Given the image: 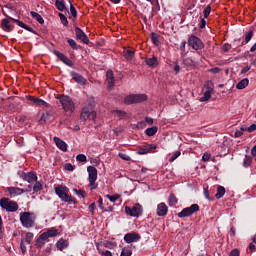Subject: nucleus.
I'll return each instance as SVG.
<instances>
[{
    "label": "nucleus",
    "mask_w": 256,
    "mask_h": 256,
    "mask_svg": "<svg viewBox=\"0 0 256 256\" xmlns=\"http://www.w3.org/2000/svg\"><path fill=\"white\" fill-rule=\"evenodd\" d=\"M55 193L64 203H68L69 205H77V199L69 195V188L66 186L55 187Z\"/></svg>",
    "instance_id": "obj_1"
},
{
    "label": "nucleus",
    "mask_w": 256,
    "mask_h": 256,
    "mask_svg": "<svg viewBox=\"0 0 256 256\" xmlns=\"http://www.w3.org/2000/svg\"><path fill=\"white\" fill-rule=\"evenodd\" d=\"M35 219H37V217L35 216V213H31V212L20 213V223H22V227H25V229H31L35 227Z\"/></svg>",
    "instance_id": "obj_2"
},
{
    "label": "nucleus",
    "mask_w": 256,
    "mask_h": 256,
    "mask_svg": "<svg viewBox=\"0 0 256 256\" xmlns=\"http://www.w3.org/2000/svg\"><path fill=\"white\" fill-rule=\"evenodd\" d=\"M58 100L65 113H73V111H75V102H73V99L70 96L61 95L58 97Z\"/></svg>",
    "instance_id": "obj_3"
},
{
    "label": "nucleus",
    "mask_w": 256,
    "mask_h": 256,
    "mask_svg": "<svg viewBox=\"0 0 256 256\" xmlns=\"http://www.w3.org/2000/svg\"><path fill=\"white\" fill-rule=\"evenodd\" d=\"M0 207L7 211V213H15L19 210V204L9 198H1Z\"/></svg>",
    "instance_id": "obj_4"
},
{
    "label": "nucleus",
    "mask_w": 256,
    "mask_h": 256,
    "mask_svg": "<svg viewBox=\"0 0 256 256\" xmlns=\"http://www.w3.org/2000/svg\"><path fill=\"white\" fill-rule=\"evenodd\" d=\"M147 101V94H130L124 98L125 105H133V103H144Z\"/></svg>",
    "instance_id": "obj_5"
},
{
    "label": "nucleus",
    "mask_w": 256,
    "mask_h": 256,
    "mask_svg": "<svg viewBox=\"0 0 256 256\" xmlns=\"http://www.w3.org/2000/svg\"><path fill=\"white\" fill-rule=\"evenodd\" d=\"M80 119L82 121H87V119H90V121H95V119H97V113L93 111V108L90 105L85 106L82 109Z\"/></svg>",
    "instance_id": "obj_6"
},
{
    "label": "nucleus",
    "mask_w": 256,
    "mask_h": 256,
    "mask_svg": "<svg viewBox=\"0 0 256 256\" xmlns=\"http://www.w3.org/2000/svg\"><path fill=\"white\" fill-rule=\"evenodd\" d=\"M199 210L200 207L198 206V204H192L191 206L182 209V211L179 212L177 215L180 219H183L185 217H191V215H195V213H198Z\"/></svg>",
    "instance_id": "obj_7"
},
{
    "label": "nucleus",
    "mask_w": 256,
    "mask_h": 256,
    "mask_svg": "<svg viewBox=\"0 0 256 256\" xmlns=\"http://www.w3.org/2000/svg\"><path fill=\"white\" fill-rule=\"evenodd\" d=\"M88 171V181L91 189H97L98 184L96 183L97 181V168L94 166H88L87 167Z\"/></svg>",
    "instance_id": "obj_8"
},
{
    "label": "nucleus",
    "mask_w": 256,
    "mask_h": 256,
    "mask_svg": "<svg viewBox=\"0 0 256 256\" xmlns=\"http://www.w3.org/2000/svg\"><path fill=\"white\" fill-rule=\"evenodd\" d=\"M125 213L130 217H141L143 215V207L136 203L133 207L125 206Z\"/></svg>",
    "instance_id": "obj_9"
},
{
    "label": "nucleus",
    "mask_w": 256,
    "mask_h": 256,
    "mask_svg": "<svg viewBox=\"0 0 256 256\" xmlns=\"http://www.w3.org/2000/svg\"><path fill=\"white\" fill-rule=\"evenodd\" d=\"M188 45L192 47V49H195V51H201L203 47H205V44H203V41L199 39V37L192 35L189 37Z\"/></svg>",
    "instance_id": "obj_10"
},
{
    "label": "nucleus",
    "mask_w": 256,
    "mask_h": 256,
    "mask_svg": "<svg viewBox=\"0 0 256 256\" xmlns=\"http://www.w3.org/2000/svg\"><path fill=\"white\" fill-rule=\"evenodd\" d=\"M6 18H4L1 22V28L3 31H7L8 33H11L13 31V25H11V21H13V17L8 16L7 14H4Z\"/></svg>",
    "instance_id": "obj_11"
},
{
    "label": "nucleus",
    "mask_w": 256,
    "mask_h": 256,
    "mask_svg": "<svg viewBox=\"0 0 256 256\" xmlns=\"http://www.w3.org/2000/svg\"><path fill=\"white\" fill-rule=\"evenodd\" d=\"M74 31H75L76 39H78L79 41H82V43H84L85 45H89V37L87 36V34H85V32L81 30V28L76 26Z\"/></svg>",
    "instance_id": "obj_12"
},
{
    "label": "nucleus",
    "mask_w": 256,
    "mask_h": 256,
    "mask_svg": "<svg viewBox=\"0 0 256 256\" xmlns=\"http://www.w3.org/2000/svg\"><path fill=\"white\" fill-rule=\"evenodd\" d=\"M27 99H28V101L32 102L31 105H36L37 107L49 108V104L47 102H45V100H43V99H40L35 96H28Z\"/></svg>",
    "instance_id": "obj_13"
},
{
    "label": "nucleus",
    "mask_w": 256,
    "mask_h": 256,
    "mask_svg": "<svg viewBox=\"0 0 256 256\" xmlns=\"http://www.w3.org/2000/svg\"><path fill=\"white\" fill-rule=\"evenodd\" d=\"M54 55L58 57V59H60V61H62V63H64L68 67H73V60L69 59V57H67L65 54L55 50Z\"/></svg>",
    "instance_id": "obj_14"
},
{
    "label": "nucleus",
    "mask_w": 256,
    "mask_h": 256,
    "mask_svg": "<svg viewBox=\"0 0 256 256\" xmlns=\"http://www.w3.org/2000/svg\"><path fill=\"white\" fill-rule=\"evenodd\" d=\"M157 149V145L155 144H145L143 147L138 149V155H147V153H151V151Z\"/></svg>",
    "instance_id": "obj_15"
},
{
    "label": "nucleus",
    "mask_w": 256,
    "mask_h": 256,
    "mask_svg": "<svg viewBox=\"0 0 256 256\" xmlns=\"http://www.w3.org/2000/svg\"><path fill=\"white\" fill-rule=\"evenodd\" d=\"M72 79H74V81L76 83H78L79 85H87V78L83 77L81 74L75 72V71H72L70 73Z\"/></svg>",
    "instance_id": "obj_16"
},
{
    "label": "nucleus",
    "mask_w": 256,
    "mask_h": 256,
    "mask_svg": "<svg viewBox=\"0 0 256 256\" xmlns=\"http://www.w3.org/2000/svg\"><path fill=\"white\" fill-rule=\"evenodd\" d=\"M139 239H141V236L135 232L127 233L124 236V241L126 243H137V241H139Z\"/></svg>",
    "instance_id": "obj_17"
},
{
    "label": "nucleus",
    "mask_w": 256,
    "mask_h": 256,
    "mask_svg": "<svg viewBox=\"0 0 256 256\" xmlns=\"http://www.w3.org/2000/svg\"><path fill=\"white\" fill-rule=\"evenodd\" d=\"M106 81L109 89L115 87V75L113 74V70H108L106 72Z\"/></svg>",
    "instance_id": "obj_18"
},
{
    "label": "nucleus",
    "mask_w": 256,
    "mask_h": 256,
    "mask_svg": "<svg viewBox=\"0 0 256 256\" xmlns=\"http://www.w3.org/2000/svg\"><path fill=\"white\" fill-rule=\"evenodd\" d=\"M45 243H49V240L47 239V236L44 233H42L36 239L35 246L37 247V249H42V247H45Z\"/></svg>",
    "instance_id": "obj_19"
},
{
    "label": "nucleus",
    "mask_w": 256,
    "mask_h": 256,
    "mask_svg": "<svg viewBox=\"0 0 256 256\" xmlns=\"http://www.w3.org/2000/svg\"><path fill=\"white\" fill-rule=\"evenodd\" d=\"M169 211V208L167 207V204L165 203H160L157 206V215L158 217H165Z\"/></svg>",
    "instance_id": "obj_20"
},
{
    "label": "nucleus",
    "mask_w": 256,
    "mask_h": 256,
    "mask_svg": "<svg viewBox=\"0 0 256 256\" xmlns=\"http://www.w3.org/2000/svg\"><path fill=\"white\" fill-rule=\"evenodd\" d=\"M7 192L9 193L10 197H17L19 195H23V193H25V190L17 187H8Z\"/></svg>",
    "instance_id": "obj_21"
},
{
    "label": "nucleus",
    "mask_w": 256,
    "mask_h": 256,
    "mask_svg": "<svg viewBox=\"0 0 256 256\" xmlns=\"http://www.w3.org/2000/svg\"><path fill=\"white\" fill-rule=\"evenodd\" d=\"M53 141L60 151H63L64 153L67 152V143H65V141L57 136L53 138Z\"/></svg>",
    "instance_id": "obj_22"
},
{
    "label": "nucleus",
    "mask_w": 256,
    "mask_h": 256,
    "mask_svg": "<svg viewBox=\"0 0 256 256\" xmlns=\"http://www.w3.org/2000/svg\"><path fill=\"white\" fill-rule=\"evenodd\" d=\"M22 179L27 181V183H35L37 182V174L33 172L24 173L22 175Z\"/></svg>",
    "instance_id": "obj_23"
},
{
    "label": "nucleus",
    "mask_w": 256,
    "mask_h": 256,
    "mask_svg": "<svg viewBox=\"0 0 256 256\" xmlns=\"http://www.w3.org/2000/svg\"><path fill=\"white\" fill-rule=\"evenodd\" d=\"M12 21H14V23H16L18 27H21L22 29L29 31L30 33H35V30H33V28L29 27L27 24L23 23V21L18 19H12Z\"/></svg>",
    "instance_id": "obj_24"
},
{
    "label": "nucleus",
    "mask_w": 256,
    "mask_h": 256,
    "mask_svg": "<svg viewBox=\"0 0 256 256\" xmlns=\"http://www.w3.org/2000/svg\"><path fill=\"white\" fill-rule=\"evenodd\" d=\"M145 63L149 67H152V69H155V67L159 65V60H157V57L153 56L151 58H146Z\"/></svg>",
    "instance_id": "obj_25"
},
{
    "label": "nucleus",
    "mask_w": 256,
    "mask_h": 256,
    "mask_svg": "<svg viewBox=\"0 0 256 256\" xmlns=\"http://www.w3.org/2000/svg\"><path fill=\"white\" fill-rule=\"evenodd\" d=\"M123 53L125 59H127L128 61H131V59L135 57V50L133 48H124Z\"/></svg>",
    "instance_id": "obj_26"
},
{
    "label": "nucleus",
    "mask_w": 256,
    "mask_h": 256,
    "mask_svg": "<svg viewBox=\"0 0 256 256\" xmlns=\"http://www.w3.org/2000/svg\"><path fill=\"white\" fill-rule=\"evenodd\" d=\"M42 234L46 235V239L49 240L50 237H57L59 235V231L55 228H51L46 232H43Z\"/></svg>",
    "instance_id": "obj_27"
},
{
    "label": "nucleus",
    "mask_w": 256,
    "mask_h": 256,
    "mask_svg": "<svg viewBox=\"0 0 256 256\" xmlns=\"http://www.w3.org/2000/svg\"><path fill=\"white\" fill-rule=\"evenodd\" d=\"M248 86H249V78H244L237 83L236 89L241 90V89H245Z\"/></svg>",
    "instance_id": "obj_28"
},
{
    "label": "nucleus",
    "mask_w": 256,
    "mask_h": 256,
    "mask_svg": "<svg viewBox=\"0 0 256 256\" xmlns=\"http://www.w3.org/2000/svg\"><path fill=\"white\" fill-rule=\"evenodd\" d=\"M30 15L33 19H36V21H38V23H40V25H43V23H45L43 16H41L39 13H37L35 11H31Z\"/></svg>",
    "instance_id": "obj_29"
},
{
    "label": "nucleus",
    "mask_w": 256,
    "mask_h": 256,
    "mask_svg": "<svg viewBox=\"0 0 256 256\" xmlns=\"http://www.w3.org/2000/svg\"><path fill=\"white\" fill-rule=\"evenodd\" d=\"M157 131H159V128H157V126H153L146 129L145 133L148 137H153V135L157 134Z\"/></svg>",
    "instance_id": "obj_30"
},
{
    "label": "nucleus",
    "mask_w": 256,
    "mask_h": 256,
    "mask_svg": "<svg viewBox=\"0 0 256 256\" xmlns=\"http://www.w3.org/2000/svg\"><path fill=\"white\" fill-rule=\"evenodd\" d=\"M55 7L58 11H64L66 9L65 0H56Z\"/></svg>",
    "instance_id": "obj_31"
},
{
    "label": "nucleus",
    "mask_w": 256,
    "mask_h": 256,
    "mask_svg": "<svg viewBox=\"0 0 256 256\" xmlns=\"http://www.w3.org/2000/svg\"><path fill=\"white\" fill-rule=\"evenodd\" d=\"M223 195H225V187L218 186L215 194L216 199H222Z\"/></svg>",
    "instance_id": "obj_32"
},
{
    "label": "nucleus",
    "mask_w": 256,
    "mask_h": 256,
    "mask_svg": "<svg viewBox=\"0 0 256 256\" xmlns=\"http://www.w3.org/2000/svg\"><path fill=\"white\" fill-rule=\"evenodd\" d=\"M211 90H206L204 95L200 98L201 103H205V101H209L211 99Z\"/></svg>",
    "instance_id": "obj_33"
},
{
    "label": "nucleus",
    "mask_w": 256,
    "mask_h": 256,
    "mask_svg": "<svg viewBox=\"0 0 256 256\" xmlns=\"http://www.w3.org/2000/svg\"><path fill=\"white\" fill-rule=\"evenodd\" d=\"M168 203H169L170 207L177 205V203H178L177 196H175V194H170V196L168 198Z\"/></svg>",
    "instance_id": "obj_34"
},
{
    "label": "nucleus",
    "mask_w": 256,
    "mask_h": 256,
    "mask_svg": "<svg viewBox=\"0 0 256 256\" xmlns=\"http://www.w3.org/2000/svg\"><path fill=\"white\" fill-rule=\"evenodd\" d=\"M253 39V30H249L245 35V41H242L241 45L249 43Z\"/></svg>",
    "instance_id": "obj_35"
},
{
    "label": "nucleus",
    "mask_w": 256,
    "mask_h": 256,
    "mask_svg": "<svg viewBox=\"0 0 256 256\" xmlns=\"http://www.w3.org/2000/svg\"><path fill=\"white\" fill-rule=\"evenodd\" d=\"M33 233L32 232H27L26 233V237L25 239H22L24 241V243H26L27 245H31V241H33Z\"/></svg>",
    "instance_id": "obj_36"
},
{
    "label": "nucleus",
    "mask_w": 256,
    "mask_h": 256,
    "mask_svg": "<svg viewBox=\"0 0 256 256\" xmlns=\"http://www.w3.org/2000/svg\"><path fill=\"white\" fill-rule=\"evenodd\" d=\"M67 43L74 51H77V49H79V45H77V42H75V40L68 38Z\"/></svg>",
    "instance_id": "obj_37"
},
{
    "label": "nucleus",
    "mask_w": 256,
    "mask_h": 256,
    "mask_svg": "<svg viewBox=\"0 0 256 256\" xmlns=\"http://www.w3.org/2000/svg\"><path fill=\"white\" fill-rule=\"evenodd\" d=\"M56 247L60 250L63 251V249H65V247H67V242L63 239H60L57 243H56Z\"/></svg>",
    "instance_id": "obj_38"
},
{
    "label": "nucleus",
    "mask_w": 256,
    "mask_h": 256,
    "mask_svg": "<svg viewBox=\"0 0 256 256\" xmlns=\"http://www.w3.org/2000/svg\"><path fill=\"white\" fill-rule=\"evenodd\" d=\"M251 163H253V158L246 155L243 161V167H251Z\"/></svg>",
    "instance_id": "obj_39"
},
{
    "label": "nucleus",
    "mask_w": 256,
    "mask_h": 256,
    "mask_svg": "<svg viewBox=\"0 0 256 256\" xmlns=\"http://www.w3.org/2000/svg\"><path fill=\"white\" fill-rule=\"evenodd\" d=\"M58 15L60 17V21H61L62 25H64V27H67V25H69V21L67 20V16H65V14H63V13H59Z\"/></svg>",
    "instance_id": "obj_40"
},
{
    "label": "nucleus",
    "mask_w": 256,
    "mask_h": 256,
    "mask_svg": "<svg viewBox=\"0 0 256 256\" xmlns=\"http://www.w3.org/2000/svg\"><path fill=\"white\" fill-rule=\"evenodd\" d=\"M39 191H43V184H41V182H36L33 186V192L39 193Z\"/></svg>",
    "instance_id": "obj_41"
},
{
    "label": "nucleus",
    "mask_w": 256,
    "mask_h": 256,
    "mask_svg": "<svg viewBox=\"0 0 256 256\" xmlns=\"http://www.w3.org/2000/svg\"><path fill=\"white\" fill-rule=\"evenodd\" d=\"M106 198L111 201V203H115V201H118V199H121V195L115 194V195H106Z\"/></svg>",
    "instance_id": "obj_42"
},
{
    "label": "nucleus",
    "mask_w": 256,
    "mask_h": 256,
    "mask_svg": "<svg viewBox=\"0 0 256 256\" xmlns=\"http://www.w3.org/2000/svg\"><path fill=\"white\" fill-rule=\"evenodd\" d=\"M133 251L130 248H123L120 256H131Z\"/></svg>",
    "instance_id": "obj_43"
},
{
    "label": "nucleus",
    "mask_w": 256,
    "mask_h": 256,
    "mask_svg": "<svg viewBox=\"0 0 256 256\" xmlns=\"http://www.w3.org/2000/svg\"><path fill=\"white\" fill-rule=\"evenodd\" d=\"M76 160L80 163H87V156H85V154H78Z\"/></svg>",
    "instance_id": "obj_44"
},
{
    "label": "nucleus",
    "mask_w": 256,
    "mask_h": 256,
    "mask_svg": "<svg viewBox=\"0 0 256 256\" xmlns=\"http://www.w3.org/2000/svg\"><path fill=\"white\" fill-rule=\"evenodd\" d=\"M180 156H181V151L174 152V154L169 158V162L173 163V161H175V159H177Z\"/></svg>",
    "instance_id": "obj_45"
},
{
    "label": "nucleus",
    "mask_w": 256,
    "mask_h": 256,
    "mask_svg": "<svg viewBox=\"0 0 256 256\" xmlns=\"http://www.w3.org/2000/svg\"><path fill=\"white\" fill-rule=\"evenodd\" d=\"M151 39L154 45H159V35L152 33Z\"/></svg>",
    "instance_id": "obj_46"
},
{
    "label": "nucleus",
    "mask_w": 256,
    "mask_h": 256,
    "mask_svg": "<svg viewBox=\"0 0 256 256\" xmlns=\"http://www.w3.org/2000/svg\"><path fill=\"white\" fill-rule=\"evenodd\" d=\"M118 156L120 159H123V161H131V157L123 152H120Z\"/></svg>",
    "instance_id": "obj_47"
},
{
    "label": "nucleus",
    "mask_w": 256,
    "mask_h": 256,
    "mask_svg": "<svg viewBox=\"0 0 256 256\" xmlns=\"http://www.w3.org/2000/svg\"><path fill=\"white\" fill-rule=\"evenodd\" d=\"M203 13H204V18L207 19V17H209V15H211V5H208L204 9Z\"/></svg>",
    "instance_id": "obj_48"
},
{
    "label": "nucleus",
    "mask_w": 256,
    "mask_h": 256,
    "mask_svg": "<svg viewBox=\"0 0 256 256\" xmlns=\"http://www.w3.org/2000/svg\"><path fill=\"white\" fill-rule=\"evenodd\" d=\"M70 15H72L74 19H76L77 17V9H75V6H73V4H70Z\"/></svg>",
    "instance_id": "obj_49"
},
{
    "label": "nucleus",
    "mask_w": 256,
    "mask_h": 256,
    "mask_svg": "<svg viewBox=\"0 0 256 256\" xmlns=\"http://www.w3.org/2000/svg\"><path fill=\"white\" fill-rule=\"evenodd\" d=\"M64 169H65L66 171H75V166H74L73 164H71V163H66V164L64 165Z\"/></svg>",
    "instance_id": "obj_50"
},
{
    "label": "nucleus",
    "mask_w": 256,
    "mask_h": 256,
    "mask_svg": "<svg viewBox=\"0 0 256 256\" xmlns=\"http://www.w3.org/2000/svg\"><path fill=\"white\" fill-rule=\"evenodd\" d=\"M74 191L76 192V195H78V197H81L82 199H85V192L83 189H74Z\"/></svg>",
    "instance_id": "obj_51"
},
{
    "label": "nucleus",
    "mask_w": 256,
    "mask_h": 256,
    "mask_svg": "<svg viewBox=\"0 0 256 256\" xmlns=\"http://www.w3.org/2000/svg\"><path fill=\"white\" fill-rule=\"evenodd\" d=\"M25 243H26L25 240H21L20 249L23 254L27 253V246H25Z\"/></svg>",
    "instance_id": "obj_52"
},
{
    "label": "nucleus",
    "mask_w": 256,
    "mask_h": 256,
    "mask_svg": "<svg viewBox=\"0 0 256 256\" xmlns=\"http://www.w3.org/2000/svg\"><path fill=\"white\" fill-rule=\"evenodd\" d=\"M117 117H119L120 119H123V117H125V115H127V113H125V111H121V110H116L115 111Z\"/></svg>",
    "instance_id": "obj_53"
},
{
    "label": "nucleus",
    "mask_w": 256,
    "mask_h": 256,
    "mask_svg": "<svg viewBox=\"0 0 256 256\" xmlns=\"http://www.w3.org/2000/svg\"><path fill=\"white\" fill-rule=\"evenodd\" d=\"M206 89H208V91H213V82L212 81H208L205 84Z\"/></svg>",
    "instance_id": "obj_54"
},
{
    "label": "nucleus",
    "mask_w": 256,
    "mask_h": 256,
    "mask_svg": "<svg viewBox=\"0 0 256 256\" xmlns=\"http://www.w3.org/2000/svg\"><path fill=\"white\" fill-rule=\"evenodd\" d=\"M211 160V154L204 153L202 156V161H210Z\"/></svg>",
    "instance_id": "obj_55"
},
{
    "label": "nucleus",
    "mask_w": 256,
    "mask_h": 256,
    "mask_svg": "<svg viewBox=\"0 0 256 256\" xmlns=\"http://www.w3.org/2000/svg\"><path fill=\"white\" fill-rule=\"evenodd\" d=\"M243 131H245V128H240V130H237L234 134L235 137H241L243 135Z\"/></svg>",
    "instance_id": "obj_56"
},
{
    "label": "nucleus",
    "mask_w": 256,
    "mask_h": 256,
    "mask_svg": "<svg viewBox=\"0 0 256 256\" xmlns=\"http://www.w3.org/2000/svg\"><path fill=\"white\" fill-rule=\"evenodd\" d=\"M210 73H214L215 75H217V73H221V68L219 67L211 68Z\"/></svg>",
    "instance_id": "obj_57"
},
{
    "label": "nucleus",
    "mask_w": 256,
    "mask_h": 256,
    "mask_svg": "<svg viewBox=\"0 0 256 256\" xmlns=\"http://www.w3.org/2000/svg\"><path fill=\"white\" fill-rule=\"evenodd\" d=\"M240 255V252H239V249H233L229 256H239Z\"/></svg>",
    "instance_id": "obj_58"
},
{
    "label": "nucleus",
    "mask_w": 256,
    "mask_h": 256,
    "mask_svg": "<svg viewBox=\"0 0 256 256\" xmlns=\"http://www.w3.org/2000/svg\"><path fill=\"white\" fill-rule=\"evenodd\" d=\"M204 196L206 199H208V201H211V197L209 196V189L208 188H204Z\"/></svg>",
    "instance_id": "obj_59"
},
{
    "label": "nucleus",
    "mask_w": 256,
    "mask_h": 256,
    "mask_svg": "<svg viewBox=\"0 0 256 256\" xmlns=\"http://www.w3.org/2000/svg\"><path fill=\"white\" fill-rule=\"evenodd\" d=\"M96 205L95 202L89 205V211H91L92 215L95 213Z\"/></svg>",
    "instance_id": "obj_60"
},
{
    "label": "nucleus",
    "mask_w": 256,
    "mask_h": 256,
    "mask_svg": "<svg viewBox=\"0 0 256 256\" xmlns=\"http://www.w3.org/2000/svg\"><path fill=\"white\" fill-rule=\"evenodd\" d=\"M253 131H256V124H252L248 127V133H253Z\"/></svg>",
    "instance_id": "obj_61"
},
{
    "label": "nucleus",
    "mask_w": 256,
    "mask_h": 256,
    "mask_svg": "<svg viewBox=\"0 0 256 256\" xmlns=\"http://www.w3.org/2000/svg\"><path fill=\"white\" fill-rule=\"evenodd\" d=\"M100 254L103 256H113V253H111V251H109V250L102 251V252H100Z\"/></svg>",
    "instance_id": "obj_62"
},
{
    "label": "nucleus",
    "mask_w": 256,
    "mask_h": 256,
    "mask_svg": "<svg viewBox=\"0 0 256 256\" xmlns=\"http://www.w3.org/2000/svg\"><path fill=\"white\" fill-rule=\"evenodd\" d=\"M145 121H146V123H148V125H153V118H151V117H146V118H145Z\"/></svg>",
    "instance_id": "obj_63"
},
{
    "label": "nucleus",
    "mask_w": 256,
    "mask_h": 256,
    "mask_svg": "<svg viewBox=\"0 0 256 256\" xmlns=\"http://www.w3.org/2000/svg\"><path fill=\"white\" fill-rule=\"evenodd\" d=\"M251 155H253V157H256V145L251 149Z\"/></svg>",
    "instance_id": "obj_64"
}]
</instances>
